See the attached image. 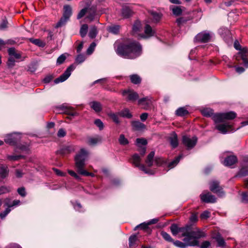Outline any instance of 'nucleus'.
<instances>
[{
	"mask_svg": "<svg viewBox=\"0 0 248 248\" xmlns=\"http://www.w3.org/2000/svg\"><path fill=\"white\" fill-rule=\"evenodd\" d=\"M88 29V26L87 24H84L82 25L80 29V34L82 37H84L86 36Z\"/></svg>",
	"mask_w": 248,
	"mask_h": 248,
	"instance_id": "nucleus-41",
	"label": "nucleus"
},
{
	"mask_svg": "<svg viewBox=\"0 0 248 248\" xmlns=\"http://www.w3.org/2000/svg\"><path fill=\"white\" fill-rule=\"evenodd\" d=\"M78 172L80 174L85 175V176H90L92 177H94V175L93 173L89 172L87 171L86 170L84 169V168L81 169L80 170L78 171Z\"/></svg>",
	"mask_w": 248,
	"mask_h": 248,
	"instance_id": "nucleus-47",
	"label": "nucleus"
},
{
	"mask_svg": "<svg viewBox=\"0 0 248 248\" xmlns=\"http://www.w3.org/2000/svg\"><path fill=\"white\" fill-rule=\"evenodd\" d=\"M20 136L16 133H13L7 135L4 138V141L10 145H14L20 140Z\"/></svg>",
	"mask_w": 248,
	"mask_h": 248,
	"instance_id": "nucleus-15",
	"label": "nucleus"
},
{
	"mask_svg": "<svg viewBox=\"0 0 248 248\" xmlns=\"http://www.w3.org/2000/svg\"><path fill=\"white\" fill-rule=\"evenodd\" d=\"M108 80L107 78H103L101 79H99L97 80H96L93 82V84L95 83H100L102 85H103L105 83H106Z\"/></svg>",
	"mask_w": 248,
	"mask_h": 248,
	"instance_id": "nucleus-59",
	"label": "nucleus"
},
{
	"mask_svg": "<svg viewBox=\"0 0 248 248\" xmlns=\"http://www.w3.org/2000/svg\"><path fill=\"white\" fill-rule=\"evenodd\" d=\"M97 33V28L95 26H93L91 27L89 33V36L91 38H94Z\"/></svg>",
	"mask_w": 248,
	"mask_h": 248,
	"instance_id": "nucleus-38",
	"label": "nucleus"
},
{
	"mask_svg": "<svg viewBox=\"0 0 248 248\" xmlns=\"http://www.w3.org/2000/svg\"><path fill=\"white\" fill-rule=\"evenodd\" d=\"M94 124L99 128L100 130H102L104 128L103 122L99 119L94 121Z\"/></svg>",
	"mask_w": 248,
	"mask_h": 248,
	"instance_id": "nucleus-51",
	"label": "nucleus"
},
{
	"mask_svg": "<svg viewBox=\"0 0 248 248\" xmlns=\"http://www.w3.org/2000/svg\"><path fill=\"white\" fill-rule=\"evenodd\" d=\"M141 158L140 156L137 154H134L131 157V162L136 167H139L140 170L145 172L146 173H149V171L146 169L143 165L140 164Z\"/></svg>",
	"mask_w": 248,
	"mask_h": 248,
	"instance_id": "nucleus-13",
	"label": "nucleus"
},
{
	"mask_svg": "<svg viewBox=\"0 0 248 248\" xmlns=\"http://www.w3.org/2000/svg\"><path fill=\"white\" fill-rule=\"evenodd\" d=\"M119 114L120 116L123 117H126L127 118H131L132 117V114L130 113L128 109H125L121 111Z\"/></svg>",
	"mask_w": 248,
	"mask_h": 248,
	"instance_id": "nucleus-40",
	"label": "nucleus"
},
{
	"mask_svg": "<svg viewBox=\"0 0 248 248\" xmlns=\"http://www.w3.org/2000/svg\"><path fill=\"white\" fill-rule=\"evenodd\" d=\"M141 29V24L140 21L137 20L134 23L132 30L133 32L134 33H137L140 31V30Z\"/></svg>",
	"mask_w": 248,
	"mask_h": 248,
	"instance_id": "nucleus-34",
	"label": "nucleus"
},
{
	"mask_svg": "<svg viewBox=\"0 0 248 248\" xmlns=\"http://www.w3.org/2000/svg\"><path fill=\"white\" fill-rule=\"evenodd\" d=\"M136 144L138 146H140V145H146L147 144V141L143 138H138L136 139Z\"/></svg>",
	"mask_w": 248,
	"mask_h": 248,
	"instance_id": "nucleus-48",
	"label": "nucleus"
},
{
	"mask_svg": "<svg viewBox=\"0 0 248 248\" xmlns=\"http://www.w3.org/2000/svg\"><path fill=\"white\" fill-rule=\"evenodd\" d=\"M150 101L148 97H143L138 100V104L143 106L146 108L150 105Z\"/></svg>",
	"mask_w": 248,
	"mask_h": 248,
	"instance_id": "nucleus-25",
	"label": "nucleus"
},
{
	"mask_svg": "<svg viewBox=\"0 0 248 248\" xmlns=\"http://www.w3.org/2000/svg\"><path fill=\"white\" fill-rule=\"evenodd\" d=\"M161 235L162 236V237L166 241L170 242H173V240L171 237L170 235L167 233L165 232H161Z\"/></svg>",
	"mask_w": 248,
	"mask_h": 248,
	"instance_id": "nucleus-43",
	"label": "nucleus"
},
{
	"mask_svg": "<svg viewBox=\"0 0 248 248\" xmlns=\"http://www.w3.org/2000/svg\"><path fill=\"white\" fill-rule=\"evenodd\" d=\"M96 46V44L94 42L92 43L90 46H89V48L87 49V53L88 54H91L92 53L93 51L94 50V49Z\"/></svg>",
	"mask_w": 248,
	"mask_h": 248,
	"instance_id": "nucleus-56",
	"label": "nucleus"
},
{
	"mask_svg": "<svg viewBox=\"0 0 248 248\" xmlns=\"http://www.w3.org/2000/svg\"><path fill=\"white\" fill-rule=\"evenodd\" d=\"M130 78L132 83L135 84H138L140 83L141 78L138 75L134 74L130 76Z\"/></svg>",
	"mask_w": 248,
	"mask_h": 248,
	"instance_id": "nucleus-33",
	"label": "nucleus"
},
{
	"mask_svg": "<svg viewBox=\"0 0 248 248\" xmlns=\"http://www.w3.org/2000/svg\"><path fill=\"white\" fill-rule=\"evenodd\" d=\"M62 108L64 109V112L68 115H69L70 116H75L78 115V113L75 111H74L72 109V108H68V107H62Z\"/></svg>",
	"mask_w": 248,
	"mask_h": 248,
	"instance_id": "nucleus-32",
	"label": "nucleus"
},
{
	"mask_svg": "<svg viewBox=\"0 0 248 248\" xmlns=\"http://www.w3.org/2000/svg\"><path fill=\"white\" fill-rule=\"evenodd\" d=\"M149 13L152 18L153 22L154 23L158 22L162 18V15L160 13L154 11H150Z\"/></svg>",
	"mask_w": 248,
	"mask_h": 248,
	"instance_id": "nucleus-19",
	"label": "nucleus"
},
{
	"mask_svg": "<svg viewBox=\"0 0 248 248\" xmlns=\"http://www.w3.org/2000/svg\"><path fill=\"white\" fill-rule=\"evenodd\" d=\"M75 146L74 145H71L62 148L60 150L57 151V154L62 155H65L75 152Z\"/></svg>",
	"mask_w": 248,
	"mask_h": 248,
	"instance_id": "nucleus-17",
	"label": "nucleus"
},
{
	"mask_svg": "<svg viewBox=\"0 0 248 248\" xmlns=\"http://www.w3.org/2000/svg\"><path fill=\"white\" fill-rule=\"evenodd\" d=\"M148 226H149V224H148V222L147 223H145V222L142 223H141L139 225L137 226L135 229V230H136V229L138 228H140L142 230H145L148 228Z\"/></svg>",
	"mask_w": 248,
	"mask_h": 248,
	"instance_id": "nucleus-57",
	"label": "nucleus"
},
{
	"mask_svg": "<svg viewBox=\"0 0 248 248\" xmlns=\"http://www.w3.org/2000/svg\"><path fill=\"white\" fill-rule=\"evenodd\" d=\"M29 41L31 43L39 47H44L45 46V43L39 39H33L31 38L29 39Z\"/></svg>",
	"mask_w": 248,
	"mask_h": 248,
	"instance_id": "nucleus-30",
	"label": "nucleus"
},
{
	"mask_svg": "<svg viewBox=\"0 0 248 248\" xmlns=\"http://www.w3.org/2000/svg\"><path fill=\"white\" fill-rule=\"evenodd\" d=\"M170 230L173 235H176L179 232L182 236H187L188 234H194L195 237H204L206 235L204 232L197 228H193L190 225H186L184 227H178L176 224H172Z\"/></svg>",
	"mask_w": 248,
	"mask_h": 248,
	"instance_id": "nucleus-2",
	"label": "nucleus"
},
{
	"mask_svg": "<svg viewBox=\"0 0 248 248\" xmlns=\"http://www.w3.org/2000/svg\"><path fill=\"white\" fill-rule=\"evenodd\" d=\"M119 141L121 145H125L128 143V140L124 137L123 134L121 135L119 139Z\"/></svg>",
	"mask_w": 248,
	"mask_h": 248,
	"instance_id": "nucleus-46",
	"label": "nucleus"
},
{
	"mask_svg": "<svg viewBox=\"0 0 248 248\" xmlns=\"http://www.w3.org/2000/svg\"><path fill=\"white\" fill-rule=\"evenodd\" d=\"M84 60H85L84 56L81 54L78 55L76 58L77 62H78L79 63L82 62H84Z\"/></svg>",
	"mask_w": 248,
	"mask_h": 248,
	"instance_id": "nucleus-64",
	"label": "nucleus"
},
{
	"mask_svg": "<svg viewBox=\"0 0 248 248\" xmlns=\"http://www.w3.org/2000/svg\"><path fill=\"white\" fill-rule=\"evenodd\" d=\"M114 47L117 54L125 59H136L142 53L141 45L132 39L118 40L115 42Z\"/></svg>",
	"mask_w": 248,
	"mask_h": 248,
	"instance_id": "nucleus-1",
	"label": "nucleus"
},
{
	"mask_svg": "<svg viewBox=\"0 0 248 248\" xmlns=\"http://www.w3.org/2000/svg\"><path fill=\"white\" fill-rule=\"evenodd\" d=\"M108 115L113 120L115 123L117 124L119 123V118L117 114L112 112H110L108 114Z\"/></svg>",
	"mask_w": 248,
	"mask_h": 248,
	"instance_id": "nucleus-49",
	"label": "nucleus"
},
{
	"mask_svg": "<svg viewBox=\"0 0 248 248\" xmlns=\"http://www.w3.org/2000/svg\"><path fill=\"white\" fill-rule=\"evenodd\" d=\"M68 172L71 176L74 177L76 179H80L79 176L75 171L71 170H68Z\"/></svg>",
	"mask_w": 248,
	"mask_h": 248,
	"instance_id": "nucleus-63",
	"label": "nucleus"
},
{
	"mask_svg": "<svg viewBox=\"0 0 248 248\" xmlns=\"http://www.w3.org/2000/svg\"><path fill=\"white\" fill-rule=\"evenodd\" d=\"M87 10V8H83L81 10H80V11L78 15L77 18L80 19V18H82L86 13Z\"/></svg>",
	"mask_w": 248,
	"mask_h": 248,
	"instance_id": "nucleus-58",
	"label": "nucleus"
},
{
	"mask_svg": "<svg viewBox=\"0 0 248 248\" xmlns=\"http://www.w3.org/2000/svg\"><path fill=\"white\" fill-rule=\"evenodd\" d=\"M137 240V236L135 235H131L129 238V245L130 247L133 246Z\"/></svg>",
	"mask_w": 248,
	"mask_h": 248,
	"instance_id": "nucleus-50",
	"label": "nucleus"
},
{
	"mask_svg": "<svg viewBox=\"0 0 248 248\" xmlns=\"http://www.w3.org/2000/svg\"><path fill=\"white\" fill-rule=\"evenodd\" d=\"M170 9L172 10L173 14L176 16L180 15L182 13L181 8L179 6H171Z\"/></svg>",
	"mask_w": 248,
	"mask_h": 248,
	"instance_id": "nucleus-35",
	"label": "nucleus"
},
{
	"mask_svg": "<svg viewBox=\"0 0 248 248\" xmlns=\"http://www.w3.org/2000/svg\"><path fill=\"white\" fill-rule=\"evenodd\" d=\"M66 56L65 54L61 55L57 59L56 63L57 65L62 64L66 60Z\"/></svg>",
	"mask_w": 248,
	"mask_h": 248,
	"instance_id": "nucleus-44",
	"label": "nucleus"
},
{
	"mask_svg": "<svg viewBox=\"0 0 248 248\" xmlns=\"http://www.w3.org/2000/svg\"><path fill=\"white\" fill-rule=\"evenodd\" d=\"M210 245V242L205 241L203 242L200 246L199 245L198 246H199L200 248H208Z\"/></svg>",
	"mask_w": 248,
	"mask_h": 248,
	"instance_id": "nucleus-60",
	"label": "nucleus"
},
{
	"mask_svg": "<svg viewBox=\"0 0 248 248\" xmlns=\"http://www.w3.org/2000/svg\"><path fill=\"white\" fill-rule=\"evenodd\" d=\"M170 141L171 146L175 148L178 145L177 136L176 134H173L170 138Z\"/></svg>",
	"mask_w": 248,
	"mask_h": 248,
	"instance_id": "nucleus-26",
	"label": "nucleus"
},
{
	"mask_svg": "<svg viewBox=\"0 0 248 248\" xmlns=\"http://www.w3.org/2000/svg\"><path fill=\"white\" fill-rule=\"evenodd\" d=\"M155 154V152H151L148 155L147 159L145 160L146 164L149 167H151L153 165L154 162L156 166H160L163 163V159L161 157H155L153 159Z\"/></svg>",
	"mask_w": 248,
	"mask_h": 248,
	"instance_id": "nucleus-7",
	"label": "nucleus"
},
{
	"mask_svg": "<svg viewBox=\"0 0 248 248\" xmlns=\"http://www.w3.org/2000/svg\"><path fill=\"white\" fill-rule=\"evenodd\" d=\"M242 202L245 203L248 202V195L246 192L242 194Z\"/></svg>",
	"mask_w": 248,
	"mask_h": 248,
	"instance_id": "nucleus-61",
	"label": "nucleus"
},
{
	"mask_svg": "<svg viewBox=\"0 0 248 248\" xmlns=\"http://www.w3.org/2000/svg\"><path fill=\"white\" fill-rule=\"evenodd\" d=\"M197 142V138L196 137L190 138L187 136H183L182 138V143L187 149L193 148Z\"/></svg>",
	"mask_w": 248,
	"mask_h": 248,
	"instance_id": "nucleus-8",
	"label": "nucleus"
},
{
	"mask_svg": "<svg viewBox=\"0 0 248 248\" xmlns=\"http://www.w3.org/2000/svg\"><path fill=\"white\" fill-rule=\"evenodd\" d=\"M64 12L62 17L60 21L57 23L56 27L57 28L60 27L64 25L72 15V8L70 6L66 5L63 7Z\"/></svg>",
	"mask_w": 248,
	"mask_h": 248,
	"instance_id": "nucleus-6",
	"label": "nucleus"
},
{
	"mask_svg": "<svg viewBox=\"0 0 248 248\" xmlns=\"http://www.w3.org/2000/svg\"><path fill=\"white\" fill-rule=\"evenodd\" d=\"M88 154L87 150L82 148L75 156V165L77 171L84 168L85 165V162L88 157Z\"/></svg>",
	"mask_w": 248,
	"mask_h": 248,
	"instance_id": "nucleus-4",
	"label": "nucleus"
},
{
	"mask_svg": "<svg viewBox=\"0 0 248 248\" xmlns=\"http://www.w3.org/2000/svg\"><path fill=\"white\" fill-rule=\"evenodd\" d=\"M8 27V21L5 18L2 20V22L0 24V30H4Z\"/></svg>",
	"mask_w": 248,
	"mask_h": 248,
	"instance_id": "nucleus-54",
	"label": "nucleus"
},
{
	"mask_svg": "<svg viewBox=\"0 0 248 248\" xmlns=\"http://www.w3.org/2000/svg\"><path fill=\"white\" fill-rule=\"evenodd\" d=\"M248 52V48L247 47L243 48L241 51L239 52L238 54L240 55L243 62L246 61V59H247Z\"/></svg>",
	"mask_w": 248,
	"mask_h": 248,
	"instance_id": "nucleus-31",
	"label": "nucleus"
},
{
	"mask_svg": "<svg viewBox=\"0 0 248 248\" xmlns=\"http://www.w3.org/2000/svg\"><path fill=\"white\" fill-rule=\"evenodd\" d=\"M11 188L9 186H2L0 187V195L3 194L10 192Z\"/></svg>",
	"mask_w": 248,
	"mask_h": 248,
	"instance_id": "nucleus-45",
	"label": "nucleus"
},
{
	"mask_svg": "<svg viewBox=\"0 0 248 248\" xmlns=\"http://www.w3.org/2000/svg\"><path fill=\"white\" fill-rule=\"evenodd\" d=\"M182 155H179L169 164L168 167L170 169L174 168L175 166H176V165L179 162L180 159L182 158Z\"/></svg>",
	"mask_w": 248,
	"mask_h": 248,
	"instance_id": "nucleus-37",
	"label": "nucleus"
},
{
	"mask_svg": "<svg viewBox=\"0 0 248 248\" xmlns=\"http://www.w3.org/2000/svg\"><path fill=\"white\" fill-rule=\"evenodd\" d=\"M213 238L217 242L218 247L224 248L226 246L225 240L219 233L213 236Z\"/></svg>",
	"mask_w": 248,
	"mask_h": 248,
	"instance_id": "nucleus-20",
	"label": "nucleus"
},
{
	"mask_svg": "<svg viewBox=\"0 0 248 248\" xmlns=\"http://www.w3.org/2000/svg\"><path fill=\"white\" fill-rule=\"evenodd\" d=\"M9 169L6 165H1L0 166V178L4 179L8 176Z\"/></svg>",
	"mask_w": 248,
	"mask_h": 248,
	"instance_id": "nucleus-21",
	"label": "nucleus"
},
{
	"mask_svg": "<svg viewBox=\"0 0 248 248\" xmlns=\"http://www.w3.org/2000/svg\"><path fill=\"white\" fill-rule=\"evenodd\" d=\"M202 115L206 117H210L214 116V113L213 109L209 108H204L202 110Z\"/></svg>",
	"mask_w": 248,
	"mask_h": 248,
	"instance_id": "nucleus-36",
	"label": "nucleus"
},
{
	"mask_svg": "<svg viewBox=\"0 0 248 248\" xmlns=\"http://www.w3.org/2000/svg\"><path fill=\"white\" fill-rule=\"evenodd\" d=\"M15 59V58H14L12 57H9L7 62V65L8 67H12L15 65V63L16 62Z\"/></svg>",
	"mask_w": 248,
	"mask_h": 248,
	"instance_id": "nucleus-53",
	"label": "nucleus"
},
{
	"mask_svg": "<svg viewBox=\"0 0 248 248\" xmlns=\"http://www.w3.org/2000/svg\"><path fill=\"white\" fill-rule=\"evenodd\" d=\"M212 37L211 34L206 31H202L198 33L195 38L196 42L200 43H206L210 41Z\"/></svg>",
	"mask_w": 248,
	"mask_h": 248,
	"instance_id": "nucleus-9",
	"label": "nucleus"
},
{
	"mask_svg": "<svg viewBox=\"0 0 248 248\" xmlns=\"http://www.w3.org/2000/svg\"><path fill=\"white\" fill-rule=\"evenodd\" d=\"M24 158V156L21 155H7V158L10 160V161H16L18 160L21 158Z\"/></svg>",
	"mask_w": 248,
	"mask_h": 248,
	"instance_id": "nucleus-42",
	"label": "nucleus"
},
{
	"mask_svg": "<svg viewBox=\"0 0 248 248\" xmlns=\"http://www.w3.org/2000/svg\"><path fill=\"white\" fill-rule=\"evenodd\" d=\"M133 127L137 130H141L145 128V125L140 121H133L132 123Z\"/></svg>",
	"mask_w": 248,
	"mask_h": 248,
	"instance_id": "nucleus-29",
	"label": "nucleus"
},
{
	"mask_svg": "<svg viewBox=\"0 0 248 248\" xmlns=\"http://www.w3.org/2000/svg\"><path fill=\"white\" fill-rule=\"evenodd\" d=\"M194 234H188L187 236H183L184 237L183 241L184 243L176 240L173 241V244L177 247L180 248H186L188 246H199L198 239L201 237H195Z\"/></svg>",
	"mask_w": 248,
	"mask_h": 248,
	"instance_id": "nucleus-3",
	"label": "nucleus"
},
{
	"mask_svg": "<svg viewBox=\"0 0 248 248\" xmlns=\"http://www.w3.org/2000/svg\"><path fill=\"white\" fill-rule=\"evenodd\" d=\"M8 54L10 57H12L16 59H19L21 57V54L17 53L14 47H11L8 50Z\"/></svg>",
	"mask_w": 248,
	"mask_h": 248,
	"instance_id": "nucleus-24",
	"label": "nucleus"
},
{
	"mask_svg": "<svg viewBox=\"0 0 248 248\" xmlns=\"http://www.w3.org/2000/svg\"><path fill=\"white\" fill-rule=\"evenodd\" d=\"M122 95L128 101H135L139 98L138 93L131 90H124L122 92Z\"/></svg>",
	"mask_w": 248,
	"mask_h": 248,
	"instance_id": "nucleus-10",
	"label": "nucleus"
},
{
	"mask_svg": "<svg viewBox=\"0 0 248 248\" xmlns=\"http://www.w3.org/2000/svg\"><path fill=\"white\" fill-rule=\"evenodd\" d=\"M18 193L22 197H24L26 196V192L25 188L24 187H21L17 189Z\"/></svg>",
	"mask_w": 248,
	"mask_h": 248,
	"instance_id": "nucleus-52",
	"label": "nucleus"
},
{
	"mask_svg": "<svg viewBox=\"0 0 248 248\" xmlns=\"http://www.w3.org/2000/svg\"><path fill=\"white\" fill-rule=\"evenodd\" d=\"M74 66L72 65L69 66L64 73L54 80L55 83L58 84L66 80L71 75V72L74 70Z\"/></svg>",
	"mask_w": 248,
	"mask_h": 248,
	"instance_id": "nucleus-12",
	"label": "nucleus"
},
{
	"mask_svg": "<svg viewBox=\"0 0 248 248\" xmlns=\"http://www.w3.org/2000/svg\"><path fill=\"white\" fill-rule=\"evenodd\" d=\"M91 108L96 112H99L102 110V107L101 104L97 101H93L90 103Z\"/></svg>",
	"mask_w": 248,
	"mask_h": 248,
	"instance_id": "nucleus-23",
	"label": "nucleus"
},
{
	"mask_svg": "<svg viewBox=\"0 0 248 248\" xmlns=\"http://www.w3.org/2000/svg\"><path fill=\"white\" fill-rule=\"evenodd\" d=\"M120 27L119 25L112 26L109 27L108 31L109 32L117 34L119 33Z\"/></svg>",
	"mask_w": 248,
	"mask_h": 248,
	"instance_id": "nucleus-39",
	"label": "nucleus"
},
{
	"mask_svg": "<svg viewBox=\"0 0 248 248\" xmlns=\"http://www.w3.org/2000/svg\"><path fill=\"white\" fill-rule=\"evenodd\" d=\"M144 32L147 37H151L155 34V31L152 30L151 27L148 24H146L145 27Z\"/></svg>",
	"mask_w": 248,
	"mask_h": 248,
	"instance_id": "nucleus-28",
	"label": "nucleus"
},
{
	"mask_svg": "<svg viewBox=\"0 0 248 248\" xmlns=\"http://www.w3.org/2000/svg\"><path fill=\"white\" fill-rule=\"evenodd\" d=\"M175 114L178 116H184L188 114V111L185 107H181L176 110Z\"/></svg>",
	"mask_w": 248,
	"mask_h": 248,
	"instance_id": "nucleus-27",
	"label": "nucleus"
},
{
	"mask_svg": "<svg viewBox=\"0 0 248 248\" xmlns=\"http://www.w3.org/2000/svg\"><path fill=\"white\" fill-rule=\"evenodd\" d=\"M210 213L208 211H204L200 216L201 219H206L210 217Z\"/></svg>",
	"mask_w": 248,
	"mask_h": 248,
	"instance_id": "nucleus-55",
	"label": "nucleus"
},
{
	"mask_svg": "<svg viewBox=\"0 0 248 248\" xmlns=\"http://www.w3.org/2000/svg\"><path fill=\"white\" fill-rule=\"evenodd\" d=\"M210 189L219 196H222L224 195L222 188L220 186L219 183L218 181H213L211 182L210 184Z\"/></svg>",
	"mask_w": 248,
	"mask_h": 248,
	"instance_id": "nucleus-11",
	"label": "nucleus"
},
{
	"mask_svg": "<svg viewBox=\"0 0 248 248\" xmlns=\"http://www.w3.org/2000/svg\"><path fill=\"white\" fill-rule=\"evenodd\" d=\"M187 20L184 17H180L177 19L176 22L178 26H181L182 24L186 23Z\"/></svg>",
	"mask_w": 248,
	"mask_h": 248,
	"instance_id": "nucleus-62",
	"label": "nucleus"
},
{
	"mask_svg": "<svg viewBox=\"0 0 248 248\" xmlns=\"http://www.w3.org/2000/svg\"><path fill=\"white\" fill-rule=\"evenodd\" d=\"M236 117V114L234 111H229L225 113H217L213 116V120L216 123L223 122L225 120H233Z\"/></svg>",
	"mask_w": 248,
	"mask_h": 248,
	"instance_id": "nucleus-5",
	"label": "nucleus"
},
{
	"mask_svg": "<svg viewBox=\"0 0 248 248\" xmlns=\"http://www.w3.org/2000/svg\"><path fill=\"white\" fill-rule=\"evenodd\" d=\"M201 201L206 203H215L216 202L215 196L209 192L202 193L200 195Z\"/></svg>",
	"mask_w": 248,
	"mask_h": 248,
	"instance_id": "nucleus-16",
	"label": "nucleus"
},
{
	"mask_svg": "<svg viewBox=\"0 0 248 248\" xmlns=\"http://www.w3.org/2000/svg\"><path fill=\"white\" fill-rule=\"evenodd\" d=\"M237 161V158L236 156L230 155L225 159L223 164L226 166H231L236 163Z\"/></svg>",
	"mask_w": 248,
	"mask_h": 248,
	"instance_id": "nucleus-18",
	"label": "nucleus"
},
{
	"mask_svg": "<svg viewBox=\"0 0 248 248\" xmlns=\"http://www.w3.org/2000/svg\"><path fill=\"white\" fill-rule=\"evenodd\" d=\"M122 15L125 18H128L133 14L131 9L128 6L124 5L122 8Z\"/></svg>",
	"mask_w": 248,
	"mask_h": 248,
	"instance_id": "nucleus-22",
	"label": "nucleus"
},
{
	"mask_svg": "<svg viewBox=\"0 0 248 248\" xmlns=\"http://www.w3.org/2000/svg\"><path fill=\"white\" fill-rule=\"evenodd\" d=\"M216 129L219 131L222 134H226L228 132H232L234 131L232 125L229 123L218 124L216 126Z\"/></svg>",
	"mask_w": 248,
	"mask_h": 248,
	"instance_id": "nucleus-14",
	"label": "nucleus"
}]
</instances>
